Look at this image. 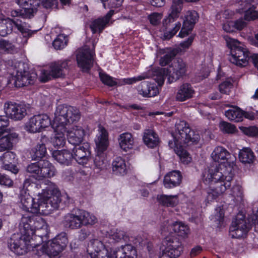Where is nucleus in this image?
<instances>
[{"label": "nucleus", "instance_id": "e2e57ef3", "mask_svg": "<svg viewBox=\"0 0 258 258\" xmlns=\"http://www.w3.org/2000/svg\"><path fill=\"white\" fill-rule=\"evenodd\" d=\"M125 236V234L124 231L116 230V231L111 235L110 238L115 242H119L121 240L123 239Z\"/></svg>", "mask_w": 258, "mask_h": 258}, {"label": "nucleus", "instance_id": "20e7f679", "mask_svg": "<svg viewBox=\"0 0 258 258\" xmlns=\"http://www.w3.org/2000/svg\"><path fill=\"white\" fill-rule=\"evenodd\" d=\"M173 138V141H169L168 145L174 151L175 149L182 146L197 144L200 139L199 134L192 130L184 121H181L176 124V132Z\"/></svg>", "mask_w": 258, "mask_h": 258}, {"label": "nucleus", "instance_id": "c756f323", "mask_svg": "<svg viewBox=\"0 0 258 258\" xmlns=\"http://www.w3.org/2000/svg\"><path fill=\"white\" fill-rule=\"evenodd\" d=\"M15 157V155L13 152H6L1 157L0 160L3 163V168L11 171L13 173L16 174L18 172V169L13 164Z\"/></svg>", "mask_w": 258, "mask_h": 258}, {"label": "nucleus", "instance_id": "4be33fe9", "mask_svg": "<svg viewBox=\"0 0 258 258\" xmlns=\"http://www.w3.org/2000/svg\"><path fill=\"white\" fill-rule=\"evenodd\" d=\"M177 18L178 17H174L169 13L168 16L163 19L162 21L163 27H164L166 29L168 28L169 29V30H167V31L164 33V37L165 39L168 40L171 38L180 29L181 27V23L179 22L175 23L173 25L174 27L172 28H170V27L172 25V24L176 21Z\"/></svg>", "mask_w": 258, "mask_h": 258}, {"label": "nucleus", "instance_id": "4468645a", "mask_svg": "<svg viewBox=\"0 0 258 258\" xmlns=\"http://www.w3.org/2000/svg\"><path fill=\"white\" fill-rule=\"evenodd\" d=\"M13 23L25 37H30L33 34L37 32L36 30L32 31L26 28H25L22 24L21 22L19 21L18 19L13 20V21L7 20H1L0 36L4 37L8 34L11 33L13 29Z\"/></svg>", "mask_w": 258, "mask_h": 258}, {"label": "nucleus", "instance_id": "2f4dec72", "mask_svg": "<svg viewBox=\"0 0 258 258\" xmlns=\"http://www.w3.org/2000/svg\"><path fill=\"white\" fill-rule=\"evenodd\" d=\"M143 139L145 144L150 148H154L159 144V137L152 129H146L144 131Z\"/></svg>", "mask_w": 258, "mask_h": 258}, {"label": "nucleus", "instance_id": "7ed1b4c3", "mask_svg": "<svg viewBox=\"0 0 258 258\" xmlns=\"http://www.w3.org/2000/svg\"><path fill=\"white\" fill-rule=\"evenodd\" d=\"M89 248L91 258H135L137 256L136 248L131 244L109 251L101 241L96 239L91 242Z\"/></svg>", "mask_w": 258, "mask_h": 258}, {"label": "nucleus", "instance_id": "9b49d317", "mask_svg": "<svg viewBox=\"0 0 258 258\" xmlns=\"http://www.w3.org/2000/svg\"><path fill=\"white\" fill-rule=\"evenodd\" d=\"M68 67V60L55 61L50 64L49 71H44L41 77L40 80L42 82H46L50 80L51 78H63L65 76V70Z\"/></svg>", "mask_w": 258, "mask_h": 258}, {"label": "nucleus", "instance_id": "f704fd0d", "mask_svg": "<svg viewBox=\"0 0 258 258\" xmlns=\"http://www.w3.org/2000/svg\"><path fill=\"white\" fill-rule=\"evenodd\" d=\"M118 143L121 149L125 152L132 149L134 143L132 135L127 132L120 134L118 138Z\"/></svg>", "mask_w": 258, "mask_h": 258}, {"label": "nucleus", "instance_id": "3c124183", "mask_svg": "<svg viewBox=\"0 0 258 258\" xmlns=\"http://www.w3.org/2000/svg\"><path fill=\"white\" fill-rule=\"evenodd\" d=\"M83 225H93L97 222L96 218L85 211H80Z\"/></svg>", "mask_w": 258, "mask_h": 258}, {"label": "nucleus", "instance_id": "774afa93", "mask_svg": "<svg viewBox=\"0 0 258 258\" xmlns=\"http://www.w3.org/2000/svg\"><path fill=\"white\" fill-rule=\"evenodd\" d=\"M179 255H174V252L164 248L161 253L159 258H177Z\"/></svg>", "mask_w": 258, "mask_h": 258}, {"label": "nucleus", "instance_id": "49530a36", "mask_svg": "<svg viewBox=\"0 0 258 258\" xmlns=\"http://www.w3.org/2000/svg\"><path fill=\"white\" fill-rule=\"evenodd\" d=\"M46 153V148L43 143L38 144L36 147L32 150V158L34 160H38L44 157Z\"/></svg>", "mask_w": 258, "mask_h": 258}, {"label": "nucleus", "instance_id": "bf43d9fd", "mask_svg": "<svg viewBox=\"0 0 258 258\" xmlns=\"http://www.w3.org/2000/svg\"><path fill=\"white\" fill-rule=\"evenodd\" d=\"M242 132L246 135L250 137H256L258 136V127L255 126L241 127L240 128Z\"/></svg>", "mask_w": 258, "mask_h": 258}, {"label": "nucleus", "instance_id": "864d4df0", "mask_svg": "<svg viewBox=\"0 0 258 258\" xmlns=\"http://www.w3.org/2000/svg\"><path fill=\"white\" fill-rule=\"evenodd\" d=\"M40 167L39 161L33 163L27 166L26 171L27 172L31 174L32 176L36 179L38 180L37 176H39Z\"/></svg>", "mask_w": 258, "mask_h": 258}, {"label": "nucleus", "instance_id": "e433bc0d", "mask_svg": "<svg viewBox=\"0 0 258 258\" xmlns=\"http://www.w3.org/2000/svg\"><path fill=\"white\" fill-rule=\"evenodd\" d=\"M225 116L230 120L239 122L243 120V111L237 107H233L225 112Z\"/></svg>", "mask_w": 258, "mask_h": 258}, {"label": "nucleus", "instance_id": "f3484780", "mask_svg": "<svg viewBox=\"0 0 258 258\" xmlns=\"http://www.w3.org/2000/svg\"><path fill=\"white\" fill-rule=\"evenodd\" d=\"M94 55V50H91L87 45L79 49L77 54V61L79 67L84 71L89 70L93 66Z\"/></svg>", "mask_w": 258, "mask_h": 258}, {"label": "nucleus", "instance_id": "79ce46f5", "mask_svg": "<svg viewBox=\"0 0 258 258\" xmlns=\"http://www.w3.org/2000/svg\"><path fill=\"white\" fill-rule=\"evenodd\" d=\"M173 231L179 236L184 237L189 233L188 226L182 222H176L172 225Z\"/></svg>", "mask_w": 258, "mask_h": 258}, {"label": "nucleus", "instance_id": "f257e3e1", "mask_svg": "<svg viewBox=\"0 0 258 258\" xmlns=\"http://www.w3.org/2000/svg\"><path fill=\"white\" fill-rule=\"evenodd\" d=\"M211 157L221 164L210 169L204 179L205 181L210 184L207 197L209 202L216 199L231 186L234 176L233 167L236 160L234 154L221 146L215 148Z\"/></svg>", "mask_w": 258, "mask_h": 258}, {"label": "nucleus", "instance_id": "473e14b6", "mask_svg": "<svg viewBox=\"0 0 258 258\" xmlns=\"http://www.w3.org/2000/svg\"><path fill=\"white\" fill-rule=\"evenodd\" d=\"M101 134L95 140L96 152L97 154H105L108 146V133L104 128L100 130Z\"/></svg>", "mask_w": 258, "mask_h": 258}, {"label": "nucleus", "instance_id": "6e6d98bb", "mask_svg": "<svg viewBox=\"0 0 258 258\" xmlns=\"http://www.w3.org/2000/svg\"><path fill=\"white\" fill-rule=\"evenodd\" d=\"M99 77L102 82L109 87H113L117 84V83L113 80V78L106 74L100 72Z\"/></svg>", "mask_w": 258, "mask_h": 258}, {"label": "nucleus", "instance_id": "7c9ffc66", "mask_svg": "<svg viewBox=\"0 0 258 258\" xmlns=\"http://www.w3.org/2000/svg\"><path fill=\"white\" fill-rule=\"evenodd\" d=\"M194 93L195 91L190 84H183L178 90L175 98L178 101L183 102L192 98Z\"/></svg>", "mask_w": 258, "mask_h": 258}, {"label": "nucleus", "instance_id": "37998d69", "mask_svg": "<svg viewBox=\"0 0 258 258\" xmlns=\"http://www.w3.org/2000/svg\"><path fill=\"white\" fill-rule=\"evenodd\" d=\"M169 70L166 68H160L155 72L154 79L161 87L164 83L165 77L169 76Z\"/></svg>", "mask_w": 258, "mask_h": 258}, {"label": "nucleus", "instance_id": "5fc2aeb1", "mask_svg": "<svg viewBox=\"0 0 258 258\" xmlns=\"http://www.w3.org/2000/svg\"><path fill=\"white\" fill-rule=\"evenodd\" d=\"M44 224L43 219L41 217L32 215L31 230L33 232V234L36 230L42 228Z\"/></svg>", "mask_w": 258, "mask_h": 258}, {"label": "nucleus", "instance_id": "0e129e2a", "mask_svg": "<svg viewBox=\"0 0 258 258\" xmlns=\"http://www.w3.org/2000/svg\"><path fill=\"white\" fill-rule=\"evenodd\" d=\"M9 124V120L7 115H0V133L3 134L4 132L6 131L5 128L7 127Z\"/></svg>", "mask_w": 258, "mask_h": 258}, {"label": "nucleus", "instance_id": "13d9d810", "mask_svg": "<svg viewBox=\"0 0 258 258\" xmlns=\"http://www.w3.org/2000/svg\"><path fill=\"white\" fill-rule=\"evenodd\" d=\"M14 46L9 41L0 39V52H9L13 50Z\"/></svg>", "mask_w": 258, "mask_h": 258}, {"label": "nucleus", "instance_id": "4d7b16f0", "mask_svg": "<svg viewBox=\"0 0 258 258\" xmlns=\"http://www.w3.org/2000/svg\"><path fill=\"white\" fill-rule=\"evenodd\" d=\"M220 128L222 131L228 134L234 133L236 130L234 125L225 121L220 122Z\"/></svg>", "mask_w": 258, "mask_h": 258}, {"label": "nucleus", "instance_id": "603ef678", "mask_svg": "<svg viewBox=\"0 0 258 258\" xmlns=\"http://www.w3.org/2000/svg\"><path fill=\"white\" fill-rule=\"evenodd\" d=\"M56 130L57 131H60L61 133H58L55 135L52 141V144L56 147H63L65 144V138L64 137L65 132L62 130H57V127H56Z\"/></svg>", "mask_w": 258, "mask_h": 258}, {"label": "nucleus", "instance_id": "09e8293b", "mask_svg": "<svg viewBox=\"0 0 258 258\" xmlns=\"http://www.w3.org/2000/svg\"><path fill=\"white\" fill-rule=\"evenodd\" d=\"M184 146L180 147L179 148L175 149V152L179 157L181 161L185 164H187L191 162L192 158L189 154L185 150Z\"/></svg>", "mask_w": 258, "mask_h": 258}, {"label": "nucleus", "instance_id": "cd10ccee", "mask_svg": "<svg viewBox=\"0 0 258 258\" xmlns=\"http://www.w3.org/2000/svg\"><path fill=\"white\" fill-rule=\"evenodd\" d=\"M40 172L38 180H42L45 178H50L55 174V168L52 164L47 160L39 161Z\"/></svg>", "mask_w": 258, "mask_h": 258}, {"label": "nucleus", "instance_id": "338daca9", "mask_svg": "<svg viewBox=\"0 0 258 258\" xmlns=\"http://www.w3.org/2000/svg\"><path fill=\"white\" fill-rule=\"evenodd\" d=\"M91 234L90 230L87 228L82 229L79 234V239L81 241H83L87 239Z\"/></svg>", "mask_w": 258, "mask_h": 258}, {"label": "nucleus", "instance_id": "c9c22d12", "mask_svg": "<svg viewBox=\"0 0 258 258\" xmlns=\"http://www.w3.org/2000/svg\"><path fill=\"white\" fill-rule=\"evenodd\" d=\"M73 154L69 150L56 151L53 153L54 158L62 164L69 165L73 159Z\"/></svg>", "mask_w": 258, "mask_h": 258}, {"label": "nucleus", "instance_id": "c85d7f7f", "mask_svg": "<svg viewBox=\"0 0 258 258\" xmlns=\"http://www.w3.org/2000/svg\"><path fill=\"white\" fill-rule=\"evenodd\" d=\"M140 94L144 97H151L156 96L159 93V89L155 84L144 82L138 87Z\"/></svg>", "mask_w": 258, "mask_h": 258}, {"label": "nucleus", "instance_id": "0eeeda50", "mask_svg": "<svg viewBox=\"0 0 258 258\" xmlns=\"http://www.w3.org/2000/svg\"><path fill=\"white\" fill-rule=\"evenodd\" d=\"M68 240L67 234L60 233L55 238L44 244L41 247L42 252L49 257L57 256L67 246Z\"/></svg>", "mask_w": 258, "mask_h": 258}, {"label": "nucleus", "instance_id": "2eb2a0df", "mask_svg": "<svg viewBox=\"0 0 258 258\" xmlns=\"http://www.w3.org/2000/svg\"><path fill=\"white\" fill-rule=\"evenodd\" d=\"M4 109L8 118L14 120H21L27 115V107L25 104L7 101Z\"/></svg>", "mask_w": 258, "mask_h": 258}, {"label": "nucleus", "instance_id": "72a5a7b5", "mask_svg": "<svg viewBox=\"0 0 258 258\" xmlns=\"http://www.w3.org/2000/svg\"><path fill=\"white\" fill-rule=\"evenodd\" d=\"M32 216L23 215L19 224V228L22 234L30 236L33 235L31 230Z\"/></svg>", "mask_w": 258, "mask_h": 258}, {"label": "nucleus", "instance_id": "680f3d73", "mask_svg": "<svg viewBox=\"0 0 258 258\" xmlns=\"http://www.w3.org/2000/svg\"><path fill=\"white\" fill-rule=\"evenodd\" d=\"M233 86L230 81H224L219 85L220 92L222 94H228Z\"/></svg>", "mask_w": 258, "mask_h": 258}, {"label": "nucleus", "instance_id": "de8ad7c7", "mask_svg": "<svg viewBox=\"0 0 258 258\" xmlns=\"http://www.w3.org/2000/svg\"><path fill=\"white\" fill-rule=\"evenodd\" d=\"M69 39L63 34H60L55 39L52 43L54 48L56 50H61L68 44Z\"/></svg>", "mask_w": 258, "mask_h": 258}, {"label": "nucleus", "instance_id": "69168bd1", "mask_svg": "<svg viewBox=\"0 0 258 258\" xmlns=\"http://www.w3.org/2000/svg\"><path fill=\"white\" fill-rule=\"evenodd\" d=\"M0 184L11 186L13 185V181L8 176L0 173Z\"/></svg>", "mask_w": 258, "mask_h": 258}, {"label": "nucleus", "instance_id": "ddd939ff", "mask_svg": "<svg viewBox=\"0 0 258 258\" xmlns=\"http://www.w3.org/2000/svg\"><path fill=\"white\" fill-rule=\"evenodd\" d=\"M238 6V12L244 13L245 21L258 20V0H241Z\"/></svg>", "mask_w": 258, "mask_h": 258}, {"label": "nucleus", "instance_id": "58836bf2", "mask_svg": "<svg viewBox=\"0 0 258 258\" xmlns=\"http://www.w3.org/2000/svg\"><path fill=\"white\" fill-rule=\"evenodd\" d=\"M254 155L251 150L249 148H244L239 153V159L240 162L244 164H250L253 162Z\"/></svg>", "mask_w": 258, "mask_h": 258}, {"label": "nucleus", "instance_id": "4c0bfd02", "mask_svg": "<svg viewBox=\"0 0 258 258\" xmlns=\"http://www.w3.org/2000/svg\"><path fill=\"white\" fill-rule=\"evenodd\" d=\"M18 135L16 133L10 134L0 138V152L10 150L13 146L12 141L17 138Z\"/></svg>", "mask_w": 258, "mask_h": 258}, {"label": "nucleus", "instance_id": "6ab92c4d", "mask_svg": "<svg viewBox=\"0 0 258 258\" xmlns=\"http://www.w3.org/2000/svg\"><path fill=\"white\" fill-rule=\"evenodd\" d=\"M74 146L72 150L73 158L80 165L86 164L91 157L89 144L86 143Z\"/></svg>", "mask_w": 258, "mask_h": 258}, {"label": "nucleus", "instance_id": "bb28decb", "mask_svg": "<svg viewBox=\"0 0 258 258\" xmlns=\"http://www.w3.org/2000/svg\"><path fill=\"white\" fill-rule=\"evenodd\" d=\"M80 211L78 214L68 213L64 217L63 224L66 228L77 229L82 225Z\"/></svg>", "mask_w": 258, "mask_h": 258}, {"label": "nucleus", "instance_id": "a19ab883", "mask_svg": "<svg viewBox=\"0 0 258 258\" xmlns=\"http://www.w3.org/2000/svg\"><path fill=\"white\" fill-rule=\"evenodd\" d=\"M158 202L163 206L173 207L178 203L177 196L161 195L158 197Z\"/></svg>", "mask_w": 258, "mask_h": 258}, {"label": "nucleus", "instance_id": "39448f33", "mask_svg": "<svg viewBox=\"0 0 258 258\" xmlns=\"http://www.w3.org/2000/svg\"><path fill=\"white\" fill-rule=\"evenodd\" d=\"M224 39L230 49V61L237 66H246L249 58V53L246 49L243 47V45L236 39L232 38L228 35H225Z\"/></svg>", "mask_w": 258, "mask_h": 258}, {"label": "nucleus", "instance_id": "c03bdc74", "mask_svg": "<svg viewBox=\"0 0 258 258\" xmlns=\"http://www.w3.org/2000/svg\"><path fill=\"white\" fill-rule=\"evenodd\" d=\"M94 164L95 167L99 170L106 169L108 162L106 158L105 154H97L94 158Z\"/></svg>", "mask_w": 258, "mask_h": 258}, {"label": "nucleus", "instance_id": "ea45409f", "mask_svg": "<svg viewBox=\"0 0 258 258\" xmlns=\"http://www.w3.org/2000/svg\"><path fill=\"white\" fill-rule=\"evenodd\" d=\"M113 171L116 174L124 175L126 173L125 161L121 157H117L112 162Z\"/></svg>", "mask_w": 258, "mask_h": 258}, {"label": "nucleus", "instance_id": "f03ea898", "mask_svg": "<svg viewBox=\"0 0 258 258\" xmlns=\"http://www.w3.org/2000/svg\"><path fill=\"white\" fill-rule=\"evenodd\" d=\"M46 192L39 198L38 210L40 213L48 215L54 210L63 208L70 202V198L67 194L61 195L56 185L50 182L45 189Z\"/></svg>", "mask_w": 258, "mask_h": 258}, {"label": "nucleus", "instance_id": "a18cd8bd", "mask_svg": "<svg viewBox=\"0 0 258 258\" xmlns=\"http://www.w3.org/2000/svg\"><path fill=\"white\" fill-rule=\"evenodd\" d=\"M178 53L176 49H169L167 53L160 59L159 63L161 66H165L169 64Z\"/></svg>", "mask_w": 258, "mask_h": 258}, {"label": "nucleus", "instance_id": "f8f14e48", "mask_svg": "<svg viewBox=\"0 0 258 258\" xmlns=\"http://www.w3.org/2000/svg\"><path fill=\"white\" fill-rule=\"evenodd\" d=\"M8 246L11 250L18 255H23L33 248L38 246V244L32 243V241H26L20 237L14 235L8 241Z\"/></svg>", "mask_w": 258, "mask_h": 258}, {"label": "nucleus", "instance_id": "9d476101", "mask_svg": "<svg viewBox=\"0 0 258 258\" xmlns=\"http://www.w3.org/2000/svg\"><path fill=\"white\" fill-rule=\"evenodd\" d=\"M16 2L23 9L13 10L11 16L14 17H21L30 19L36 14L37 7L41 4V0H16Z\"/></svg>", "mask_w": 258, "mask_h": 258}, {"label": "nucleus", "instance_id": "a211bd4d", "mask_svg": "<svg viewBox=\"0 0 258 258\" xmlns=\"http://www.w3.org/2000/svg\"><path fill=\"white\" fill-rule=\"evenodd\" d=\"M66 133L68 142L73 145L80 144L83 141L85 135V131L82 127L75 125L71 127L63 126L59 128Z\"/></svg>", "mask_w": 258, "mask_h": 258}, {"label": "nucleus", "instance_id": "393cba45", "mask_svg": "<svg viewBox=\"0 0 258 258\" xmlns=\"http://www.w3.org/2000/svg\"><path fill=\"white\" fill-rule=\"evenodd\" d=\"M114 13V10H111L104 17H100L93 20L90 25V28L93 33L94 34L97 32L99 33L102 32L108 24L110 18Z\"/></svg>", "mask_w": 258, "mask_h": 258}, {"label": "nucleus", "instance_id": "1a4fd4ad", "mask_svg": "<svg viewBox=\"0 0 258 258\" xmlns=\"http://www.w3.org/2000/svg\"><path fill=\"white\" fill-rule=\"evenodd\" d=\"M251 228V224L242 214H238L232 221L229 228V233L232 238H240L246 235Z\"/></svg>", "mask_w": 258, "mask_h": 258}, {"label": "nucleus", "instance_id": "aec40b11", "mask_svg": "<svg viewBox=\"0 0 258 258\" xmlns=\"http://www.w3.org/2000/svg\"><path fill=\"white\" fill-rule=\"evenodd\" d=\"M199 18V15L196 11H187L184 16L183 26L178 36L183 38L191 33L196 23L198 22Z\"/></svg>", "mask_w": 258, "mask_h": 258}, {"label": "nucleus", "instance_id": "5701e85b", "mask_svg": "<svg viewBox=\"0 0 258 258\" xmlns=\"http://www.w3.org/2000/svg\"><path fill=\"white\" fill-rule=\"evenodd\" d=\"M22 208L32 213H40L38 210L39 199L37 203L33 202L32 197L26 191H22L20 196Z\"/></svg>", "mask_w": 258, "mask_h": 258}, {"label": "nucleus", "instance_id": "412c9836", "mask_svg": "<svg viewBox=\"0 0 258 258\" xmlns=\"http://www.w3.org/2000/svg\"><path fill=\"white\" fill-rule=\"evenodd\" d=\"M172 72H169L168 82L171 83L179 79L184 76L187 71V67L185 62L181 58L176 59L172 63L171 67Z\"/></svg>", "mask_w": 258, "mask_h": 258}, {"label": "nucleus", "instance_id": "052dcab7", "mask_svg": "<svg viewBox=\"0 0 258 258\" xmlns=\"http://www.w3.org/2000/svg\"><path fill=\"white\" fill-rule=\"evenodd\" d=\"M162 16L161 13H153L148 16V18L151 24L156 26L160 24Z\"/></svg>", "mask_w": 258, "mask_h": 258}, {"label": "nucleus", "instance_id": "8fccbe9b", "mask_svg": "<svg viewBox=\"0 0 258 258\" xmlns=\"http://www.w3.org/2000/svg\"><path fill=\"white\" fill-rule=\"evenodd\" d=\"M182 9V0H173L169 14L174 17H179Z\"/></svg>", "mask_w": 258, "mask_h": 258}, {"label": "nucleus", "instance_id": "b1692460", "mask_svg": "<svg viewBox=\"0 0 258 258\" xmlns=\"http://www.w3.org/2000/svg\"><path fill=\"white\" fill-rule=\"evenodd\" d=\"M165 248L174 252L175 255H180L182 250L181 242L175 235H171L165 238L163 241Z\"/></svg>", "mask_w": 258, "mask_h": 258}, {"label": "nucleus", "instance_id": "6e6552de", "mask_svg": "<svg viewBox=\"0 0 258 258\" xmlns=\"http://www.w3.org/2000/svg\"><path fill=\"white\" fill-rule=\"evenodd\" d=\"M27 69V64L22 62L18 63L16 74L11 80L15 87H22L34 84L37 75L34 73L29 72Z\"/></svg>", "mask_w": 258, "mask_h": 258}, {"label": "nucleus", "instance_id": "dca6fc26", "mask_svg": "<svg viewBox=\"0 0 258 258\" xmlns=\"http://www.w3.org/2000/svg\"><path fill=\"white\" fill-rule=\"evenodd\" d=\"M50 124L49 117L46 114H38L31 117L26 123L25 128L30 133L40 132Z\"/></svg>", "mask_w": 258, "mask_h": 258}, {"label": "nucleus", "instance_id": "a878e982", "mask_svg": "<svg viewBox=\"0 0 258 258\" xmlns=\"http://www.w3.org/2000/svg\"><path fill=\"white\" fill-rule=\"evenodd\" d=\"M182 176L178 170H173L165 175L164 185L166 188H173L179 186L181 183Z\"/></svg>", "mask_w": 258, "mask_h": 258}, {"label": "nucleus", "instance_id": "423d86ee", "mask_svg": "<svg viewBox=\"0 0 258 258\" xmlns=\"http://www.w3.org/2000/svg\"><path fill=\"white\" fill-rule=\"evenodd\" d=\"M54 124L57 130L67 126L68 124L78 121L81 113L79 110L73 106L58 105L54 113Z\"/></svg>", "mask_w": 258, "mask_h": 258}]
</instances>
